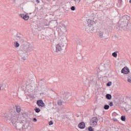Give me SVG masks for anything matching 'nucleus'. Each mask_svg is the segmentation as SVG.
<instances>
[{
    "instance_id": "27",
    "label": "nucleus",
    "mask_w": 131,
    "mask_h": 131,
    "mask_svg": "<svg viewBox=\"0 0 131 131\" xmlns=\"http://www.w3.org/2000/svg\"><path fill=\"white\" fill-rule=\"evenodd\" d=\"M129 3H130V4H131V0L129 1Z\"/></svg>"
},
{
    "instance_id": "21",
    "label": "nucleus",
    "mask_w": 131,
    "mask_h": 131,
    "mask_svg": "<svg viewBox=\"0 0 131 131\" xmlns=\"http://www.w3.org/2000/svg\"><path fill=\"white\" fill-rule=\"evenodd\" d=\"M72 11H75V7L73 6L71 7Z\"/></svg>"
},
{
    "instance_id": "23",
    "label": "nucleus",
    "mask_w": 131,
    "mask_h": 131,
    "mask_svg": "<svg viewBox=\"0 0 131 131\" xmlns=\"http://www.w3.org/2000/svg\"><path fill=\"white\" fill-rule=\"evenodd\" d=\"M109 105H110V106H113V102H110V104H109Z\"/></svg>"
},
{
    "instance_id": "18",
    "label": "nucleus",
    "mask_w": 131,
    "mask_h": 131,
    "mask_svg": "<svg viewBox=\"0 0 131 131\" xmlns=\"http://www.w3.org/2000/svg\"><path fill=\"white\" fill-rule=\"evenodd\" d=\"M75 4H79L80 3V0H74Z\"/></svg>"
},
{
    "instance_id": "10",
    "label": "nucleus",
    "mask_w": 131,
    "mask_h": 131,
    "mask_svg": "<svg viewBox=\"0 0 131 131\" xmlns=\"http://www.w3.org/2000/svg\"><path fill=\"white\" fill-rule=\"evenodd\" d=\"M106 98L107 100H111V99H112V96L110 94H106Z\"/></svg>"
},
{
    "instance_id": "13",
    "label": "nucleus",
    "mask_w": 131,
    "mask_h": 131,
    "mask_svg": "<svg viewBox=\"0 0 131 131\" xmlns=\"http://www.w3.org/2000/svg\"><path fill=\"white\" fill-rule=\"evenodd\" d=\"M57 104L59 105V106L62 105V104H63V102H62V100H59L57 101Z\"/></svg>"
},
{
    "instance_id": "2",
    "label": "nucleus",
    "mask_w": 131,
    "mask_h": 131,
    "mask_svg": "<svg viewBox=\"0 0 131 131\" xmlns=\"http://www.w3.org/2000/svg\"><path fill=\"white\" fill-rule=\"evenodd\" d=\"M87 22L88 24V29L93 32V31L94 30V24H95V22L91 19H88Z\"/></svg>"
},
{
    "instance_id": "24",
    "label": "nucleus",
    "mask_w": 131,
    "mask_h": 131,
    "mask_svg": "<svg viewBox=\"0 0 131 131\" xmlns=\"http://www.w3.org/2000/svg\"><path fill=\"white\" fill-rule=\"evenodd\" d=\"M36 2L38 4H39V3H40L39 0H36Z\"/></svg>"
},
{
    "instance_id": "12",
    "label": "nucleus",
    "mask_w": 131,
    "mask_h": 131,
    "mask_svg": "<svg viewBox=\"0 0 131 131\" xmlns=\"http://www.w3.org/2000/svg\"><path fill=\"white\" fill-rule=\"evenodd\" d=\"M16 112L18 113H20V112H21V108L20 107V106H16Z\"/></svg>"
},
{
    "instance_id": "4",
    "label": "nucleus",
    "mask_w": 131,
    "mask_h": 131,
    "mask_svg": "<svg viewBox=\"0 0 131 131\" xmlns=\"http://www.w3.org/2000/svg\"><path fill=\"white\" fill-rule=\"evenodd\" d=\"M91 125L95 126L98 123V118L94 117L92 118L90 122Z\"/></svg>"
},
{
    "instance_id": "6",
    "label": "nucleus",
    "mask_w": 131,
    "mask_h": 131,
    "mask_svg": "<svg viewBox=\"0 0 131 131\" xmlns=\"http://www.w3.org/2000/svg\"><path fill=\"white\" fill-rule=\"evenodd\" d=\"M121 73L124 74H128L129 73V69L127 67H125L122 69Z\"/></svg>"
},
{
    "instance_id": "17",
    "label": "nucleus",
    "mask_w": 131,
    "mask_h": 131,
    "mask_svg": "<svg viewBox=\"0 0 131 131\" xmlns=\"http://www.w3.org/2000/svg\"><path fill=\"white\" fill-rule=\"evenodd\" d=\"M88 129L89 131H94V128H93V127L91 126L89 127Z\"/></svg>"
},
{
    "instance_id": "20",
    "label": "nucleus",
    "mask_w": 131,
    "mask_h": 131,
    "mask_svg": "<svg viewBox=\"0 0 131 131\" xmlns=\"http://www.w3.org/2000/svg\"><path fill=\"white\" fill-rule=\"evenodd\" d=\"M112 84V82H108L106 84V85H107V86H110Z\"/></svg>"
},
{
    "instance_id": "8",
    "label": "nucleus",
    "mask_w": 131,
    "mask_h": 131,
    "mask_svg": "<svg viewBox=\"0 0 131 131\" xmlns=\"http://www.w3.org/2000/svg\"><path fill=\"white\" fill-rule=\"evenodd\" d=\"M78 127L81 129H83L85 127V124L84 122H81L78 124Z\"/></svg>"
},
{
    "instance_id": "1",
    "label": "nucleus",
    "mask_w": 131,
    "mask_h": 131,
    "mask_svg": "<svg viewBox=\"0 0 131 131\" xmlns=\"http://www.w3.org/2000/svg\"><path fill=\"white\" fill-rule=\"evenodd\" d=\"M55 48L56 53H61L65 49V43H64V42H60L56 45Z\"/></svg>"
},
{
    "instance_id": "11",
    "label": "nucleus",
    "mask_w": 131,
    "mask_h": 131,
    "mask_svg": "<svg viewBox=\"0 0 131 131\" xmlns=\"http://www.w3.org/2000/svg\"><path fill=\"white\" fill-rule=\"evenodd\" d=\"M34 110L36 113H39V112H40V109H39V108L35 107Z\"/></svg>"
},
{
    "instance_id": "7",
    "label": "nucleus",
    "mask_w": 131,
    "mask_h": 131,
    "mask_svg": "<svg viewBox=\"0 0 131 131\" xmlns=\"http://www.w3.org/2000/svg\"><path fill=\"white\" fill-rule=\"evenodd\" d=\"M37 105H38L39 107H45V103H43V101L41 100L37 101Z\"/></svg>"
},
{
    "instance_id": "25",
    "label": "nucleus",
    "mask_w": 131,
    "mask_h": 131,
    "mask_svg": "<svg viewBox=\"0 0 131 131\" xmlns=\"http://www.w3.org/2000/svg\"><path fill=\"white\" fill-rule=\"evenodd\" d=\"M34 120L35 121H37L36 118H34Z\"/></svg>"
},
{
    "instance_id": "22",
    "label": "nucleus",
    "mask_w": 131,
    "mask_h": 131,
    "mask_svg": "<svg viewBox=\"0 0 131 131\" xmlns=\"http://www.w3.org/2000/svg\"><path fill=\"white\" fill-rule=\"evenodd\" d=\"M53 123L52 121H50L49 123V125H53Z\"/></svg>"
},
{
    "instance_id": "26",
    "label": "nucleus",
    "mask_w": 131,
    "mask_h": 131,
    "mask_svg": "<svg viewBox=\"0 0 131 131\" xmlns=\"http://www.w3.org/2000/svg\"><path fill=\"white\" fill-rule=\"evenodd\" d=\"M0 91H2V88L0 86Z\"/></svg>"
},
{
    "instance_id": "16",
    "label": "nucleus",
    "mask_w": 131,
    "mask_h": 131,
    "mask_svg": "<svg viewBox=\"0 0 131 131\" xmlns=\"http://www.w3.org/2000/svg\"><path fill=\"white\" fill-rule=\"evenodd\" d=\"M112 55L113 57H115V58H116V57H117V53L116 52H114Z\"/></svg>"
},
{
    "instance_id": "9",
    "label": "nucleus",
    "mask_w": 131,
    "mask_h": 131,
    "mask_svg": "<svg viewBox=\"0 0 131 131\" xmlns=\"http://www.w3.org/2000/svg\"><path fill=\"white\" fill-rule=\"evenodd\" d=\"M14 46L15 48H19L20 47V44L17 41L14 42Z\"/></svg>"
},
{
    "instance_id": "14",
    "label": "nucleus",
    "mask_w": 131,
    "mask_h": 131,
    "mask_svg": "<svg viewBox=\"0 0 131 131\" xmlns=\"http://www.w3.org/2000/svg\"><path fill=\"white\" fill-rule=\"evenodd\" d=\"M109 105H105L104 106V109H105V110H108V109H109Z\"/></svg>"
},
{
    "instance_id": "3",
    "label": "nucleus",
    "mask_w": 131,
    "mask_h": 131,
    "mask_svg": "<svg viewBox=\"0 0 131 131\" xmlns=\"http://www.w3.org/2000/svg\"><path fill=\"white\" fill-rule=\"evenodd\" d=\"M12 123L14 124H17L18 122H20V117H13L11 119Z\"/></svg>"
},
{
    "instance_id": "15",
    "label": "nucleus",
    "mask_w": 131,
    "mask_h": 131,
    "mask_svg": "<svg viewBox=\"0 0 131 131\" xmlns=\"http://www.w3.org/2000/svg\"><path fill=\"white\" fill-rule=\"evenodd\" d=\"M122 121H125V116H122L121 117Z\"/></svg>"
},
{
    "instance_id": "19",
    "label": "nucleus",
    "mask_w": 131,
    "mask_h": 131,
    "mask_svg": "<svg viewBox=\"0 0 131 131\" xmlns=\"http://www.w3.org/2000/svg\"><path fill=\"white\" fill-rule=\"evenodd\" d=\"M127 81H128V82H129V83H131V77H128V78H127Z\"/></svg>"
},
{
    "instance_id": "5",
    "label": "nucleus",
    "mask_w": 131,
    "mask_h": 131,
    "mask_svg": "<svg viewBox=\"0 0 131 131\" xmlns=\"http://www.w3.org/2000/svg\"><path fill=\"white\" fill-rule=\"evenodd\" d=\"M19 16L26 21H27V20L29 19V15L28 14H20Z\"/></svg>"
}]
</instances>
